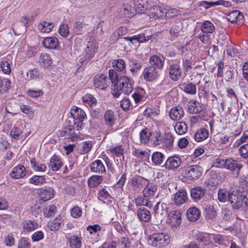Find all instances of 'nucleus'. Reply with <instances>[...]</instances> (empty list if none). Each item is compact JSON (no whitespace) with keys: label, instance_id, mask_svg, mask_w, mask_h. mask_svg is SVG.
<instances>
[{"label":"nucleus","instance_id":"bb28decb","mask_svg":"<svg viewBox=\"0 0 248 248\" xmlns=\"http://www.w3.org/2000/svg\"><path fill=\"white\" fill-rule=\"evenodd\" d=\"M11 56H7L6 58L2 59L0 62V67L3 73L5 74H9L11 73Z\"/></svg>","mask_w":248,"mask_h":248},{"label":"nucleus","instance_id":"f03ea898","mask_svg":"<svg viewBox=\"0 0 248 248\" xmlns=\"http://www.w3.org/2000/svg\"><path fill=\"white\" fill-rule=\"evenodd\" d=\"M133 88L130 79L125 76H123L119 79V86L114 85L111 90L112 95L116 98L119 97L122 93L130 94Z\"/></svg>","mask_w":248,"mask_h":248},{"label":"nucleus","instance_id":"7ed1b4c3","mask_svg":"<svg viewBox=\"0 0 248 248\" xmlns=\"http://www.w3.org/2000/svg\"><path fill=\"white\" fill-rule=\"evenodd\" d=\"M170 236L168 234L160 232L155 233L148 238V243L157 248H162L170 243Z\"/></svg>","mask_w":248,"mask_h":248},{"label":"nucleus","instance_id":"393cba45","mask_svg":"<svg viewBox=\"0 0 248 248\" xmlns=\"http://www.w3.org/2000/svg\"><path fill=\"white\" fill-rule=\"evenodd\" d=\"M162 145L167 148L168 149H170L172 148L174 137L173 135L170 133L167 132L162 135Z\"/></svg>","mask_w":248,"mask_h":248},{"label":"nucleus","instance_id":"1a4fd4ad","mask_svg":"<svg viewBox=\"0 0 248 248\" xmlns=\"http://www.w3.org/2000/svg\"><path fill=\"white\" fill-rule=\"evenodd\" d=\"M144 79L146 81H152L156 79L159 77L156 68L153 66L145 67L142 72Z\"/></svg>","mask_w":248,"mask_h":248},{"label":"nucleus","instance_id":"a19ab883","mask_svg":"<svg viewBox=\"0 0 248 248\" xmlns=\"http://www.w3.org/2000/svg\"><path fill=\"white\" fill-rule=\"evenodd\" d=\"M150 66L155 67L156 68L162 69L164 65V60L157 55L152 56L149 60Z\"/></svg>","mask_w":248,"mask_h":248},{"label":"nucleus","instance_id":"bf43d9fd","mask_svg":"<svg viewBox=\"0 0 248 248\" xmlns=\"http://www.w3.org/2000/svg\"><path fill=\"white\" fill-rule=\"evenodd\" d=\"M132 8L131 6L128 4L124 5L121 9V15L124 17H131L134 15V12H132Z\"/></svg>","mask_w":248,"mask_h":248},{"label":"nucleus","instance_id":"f8f14e48","mask_svg":"<svg viewBox=\"0 0 248 248\" xmlns=\"http://www.w3.org/2000/svg\"><path fill=\"white\" fill-rule=\"evenodd\" d=\"M241 168V164L239 163L237 160L231 158L227 159L225 168L230 170L234 177H237L238 176Z\"/></svg>","mask_w":248,"mask_h":248},{"label":"nucleus","instance_id":"2f4dec72","mask_svg":"<svg viewBox=\"0 0 248 248\" xmlns=\"http://www.w3.org/2000/svg\"><path fill=\"white\" fill-rule=\"evenodd\" d=\"M92 171L95 173H103L106 171V169L103 162L100 160L94 161L90 167Z\"/></svg>","mask_w":248,"mask_h":248},{"label":"nucleus","instance_id":"4468645a","mask_svg":"<svg viewBox=\"0 0 248 248\" xmlns=\"http://www.w3.org/2000/svg\"><path fill=\"white\" fill-rule=\"evenodd\" d=\"M181 213L178 211H173L168 214V223L171 228L178 227L181 223Z\"/></svg>","mask_w":248,"mask_h":248},{"label":"nucleus","instance_id":"603ef678","mask_svg":"<svg viewBox=\"0 0 248 248\" xmlns=\"http://www.w3.org/2000/svg\"><path fill=\"white\" fill-rule=\"evenodd\" d=\"M23 230L25 232H32L37 228V224L31 220L24 221L22 223Z\"/></svg>","mask_w":248,"mask_h":248},{"label":"nucleus","instance_id":"de8ad7c7","mask_svg":"<svg viewBox=\"0 0 248 248\" xmlns=\"http://www.w3.org/2000/svg\"><path fill=\"white\" fill-rule=\"evenodd\" d=\"M188 111L190 113L196 114L201 110L199 102L195 99L191 100L188 104Z\"/></svg>","mask_w":248,"mask_h":248},{"label":"nucleus","instance_id":"aec40b11","mask_svg":"<svg viewBox=\"0 0 248 248\" xmlns=\"http://www.w3.org/2000/svg\"><path fill=\"white\" fill-rule=\"evenodd\" d=\"M201 5L205 9H209L211 7H215L218 5H222L225 7H229L232 5L231 2L224 0H218L216 1H202Z\"/></svg>","mask_w":248,"mask_h":248},{"label":"nucleus","instance_id":"864d4df0","mask_svg":"<svg viewBox=\"0 0 248 248\" xmlns=\"http://www.w3.org/2000/svg\"><path fill=\"white\" fill-rule=\"evenodd\" d=\"M211 234L200 232L197 234V240L199 242L202 243L205 245H207L211 243Z\"/></svg>","mask_w":248,"mask_h":248},{"label":"nucleus","instance_id":"cd10ccee","mask_svg":"<svg viewBox=\"0 0 248 248\" xmlns=\"http://www.w3.org/2000/svg\"><path fill=\"white\" fill-rule=\"evenodd\" d=\"M82 238L80 234H74L68 238L70 248H81Z\"/></svg>","mask_w":248,"mask_h":248},{"label":"nucleus","instance_id":"7c9ffc66","mask_svg":"<svg viewBox=\"0 0 248 248\" xmlns=\"http://www.w3.org/2000/svg\"><path fill=\"white\" fill-rule=\"evenodd\" d=\"M191 198L195 201H197L202 198L205 194V190L200 186L194 187L191 189Z\"/></svg>","mask_w":248,"mask_h":248},{"label":"nucleus","instance_id":"2eb2a0df","mask_svg":"<svg viewBox=\"0 0 248 248\" xmlns=\"http://www.w3.org/2000/svg\"><path fill=\"white\" fill-rule=\"evenodd\" d=\"M26 175V170L24 166L18 165L11 170L10 175L14 179H18L24 178Z\"/></svg>","mask_w":248,"mask_h":248},{"label":"nucleus","instance_id":"412c9836","mask_svg":"<svg viewBox=\"0 0 248 248\" xmlns=\"http://www.w3.org/2000/svg\"><path fill=\"white\" fill-rule=\"evenodd\" d=\"M187 199V193L185 190L179 189L174 194V202L178 206H180L185 203Z\"/></svg>","mask_w":248,"mask_h":248},{"label":"nucleus","instance_id":"338daca9","mask_svg":"<svg viewBox=\"0 0 248 248\" xmlns=\"http://www.w3.org/2000/svg\"><path fill=\"white\" fill-rule=\"evenodd\" d=\"M82 211L78 206H75L70 210V215L74 218H78L81 217Z\"/></svg>","mask_w":248,"mask_h":248},{"label":"nucleus","instance_id":"4d7b16f0","mask_svg":"<svg viewBox=\"0 0 248 248\" xmlns=\"http://www.w3.org/2000/svg\"><path fill=\"white\" fill-rule=\"evenodd\" d=\"M135 6L136 10L144 12L147 8L148 0H135Z\"/></svg>","mask_w":248,"mask_h":248},{"label":"nucleus","instance_id":"09e8293b","mask_svg":"<svg viewBox=\"0 0 248 248\" xmlns=\"http://www.w3.org/2000/svg\"><path fill=\"white\" fill-rule=\"evenodd\" d=\"M111 64L115 70L120 72H125V63L124 60H114L112 61Z\"/></svg>","mask_w":248,"mask_h":248},{"label":"nucleus","instance_id":"a878e982","mask_svg":"<svg viewBox=\"0 0 248 248\" xmlns=\"http://www.w3.org/2000/svg\"><path fill=\"white\" fill-rule=\"evenodd\" d=\"M184 114L183 109L180 106L172 108L169 112L170 118L174 121H177L181 119L183 117Z\"/></svg>","mask_w":248,"mask_h":248},{"label":"nucleus","instance_id":"c9c22d12","mask_svg":"<svg viewBox=\"0 0 248 248\" xmlns=\"http://www.w3.org/2000/svg\"><path fill=\"white\" fill-rule=\"evenodd\" d=\"M200 214V211L197 208L192 207L188 209L186 216L189 220L195 221L199 219Z\"/></svg>","mask_w":248,"mask_h":248},{"label":"nucleus","instance_id":"39448f33","mask_svg":"<svg viewBox=\"0 0 248 248\" xmlns=\"http://www.w3.org/2000/svg\"><path fill=\"white\" fill-rule=\"evenodd\" d=\"M124 148L122 145H116L109 148L108 151L111 154L112 157L115 159V157H119L120 159L115 160V163L119 168L123 167V162L124 160Z\"/></svg>","mask_w":248,"mask_h":248},{"label":"nucleus","instance_id":"ddd939ff","mask_svg":"<svg viewBox=\"0 0 248 248\" xmlns=\"http://www.w3.org/2000/svg\"><path fill=\"white\" fill-rule=\"evenodd\" d=\"M168 205L167 203L158 202L154 207L155 216L158 217L160 216L161 220L164 219L168 215Z\"/></svg>","mask_w":248,"mask_h":248},{"label":"nucleus","instance_id":"c85d7f7f","mask_svg":"<svg viewBox=\"0 0 248 248\" xmlns=\"http://www.w3.org/2000/svg\"><path fill=\"white\" fill-rule=\"evenodd\" d=\"M138 218L144 222H148L151 218L150 212L144 207H141L137 210Z\"/></svg>","mask_w":248,"mask_h":248},{"label":"nucleus","instance_id":"72a5a7b5","mask_svg":"<svg viewBox=\"0 0 248 248\" xmlns=\"http://www.w3.org/2000/svg\"><path fill=\"white\" fill-rule=\"evenodd\" d=\"M44 46L48 49H56L59 45L58 39L55 37H46L42 43Z\"/></svg>","mask_w":248,"mask_h":248},{"label":"nucleus","instance_id":"774afa93","mask_svg":"<svg viewBox=\"0 0 248 248\" xmlns=\"http://www.w3.org/2000/svg\"><path fill=\"white\" fill-rule=\"evenodd\" d=\"M59 33L63 37H67L69 33V28L68 24H61L59 29Z\"/></svg>","mask_w":248,"mask_h":248},{"label":"nucleus","instance_id":"5701e85b","mask_svg":"<svg viewBox=\"0 0 248 248\" xmlns=\"http://www.w3.org/2000/svg\"><path fill=\"white\" fill-rule=\"evenodd\" d=\"M227 19L232 23H241L243 21L244 16L238 10H234L228 14Z\"/></svg>","mask_w":248,"mask_h":248},{"label":"nucleus","instance_id":"58836bf2","mask_svg":"<svg viewBox=\"0 0 248 248\" xmlns=\"http://www.w3.org/2000/svg\"><path fill=\"white\" fill-rule=\"evenodd\" d=\"M209 136L208 130L205 128H201L198 130L194 134V139L197 142H201L205 140Z\"/></svg>","mask_w":248,"mask_h":248},{"label":"nucleus","instance_id":"20e7f679","mask_svg":"<svg viewBox=\"0 0 248 248\" xmlns=\"http://www.w3.org/2000/svg\"><path fill=\"white\" fill-rule=\"evenodd\" d=\"M202 173V169L198 165H191L185 167L182 171L184 177L189 180L198 179Z\"/></svg>","mask_w":248,"mask_h":248},{"label":"nucleus","instance_id":"f704fd0d","mask_svg":"<svg viewBox=\"0 0 248 248\" xmlns=\"http://www.w3.org/2000/svg\"><path fill=\"white\" fill-rule=\"evenodd\" d=\"M163 11L164 13V19L172 18L180 14V12L178 9L171 8L167 5L165 6V9Z\"/></svg>","mask_w":248,"mask_h":248},{"label":"nucleus","instance_id":"f3484780","mask_svg":"<svg viewBox=\"0 0 248 248\" xmlns=\"http://www.w3.org/2000/svg\"><path fill=\"white\" fill-rule=\"evenodd\" d=\"M63 165L62 158L58 155H53L48 163V167L53 171H58Z\"/></svg>","mask_w":248,"mask_h":248},{"label":"nucleus","instance_id":"c03bdc74","mask_svg":"<svg viewBox=\"0 0 248 248\" xmlns=\"http://www.w3.org/2000/svg\"><path fill=\"white\" fill-rule=\"evenodd\" d=\"M28 183L35 186H41L46 183V179L45 175H34L29 179Z\"/></svg>","mask_w":248,"mask_h":248},{"label":"nucleus","instance_id":"b1692460","mask_svg":"<svg viewBox=\"0 0 248 248\" xmlns=\"http://www.w3.org/2000/svg\"><path fill=\"white\" fill-rule=\"evenodd\" d=\"M95 52V46L92 44L88 45L85 49V54L83 58L84 60L81 62L82 64H86L91 61Z\"/></svg>","mask_w":248,"mask_h":248},{"label":"nucleus","instance_id":"680f3d73","mask_svg":"<svg viewBox=\"0 0 248 248\" xmlns=\"http://www.w3.org/2000/svg\"><path fill=\"white\" fill-rule=\"evenodd\" d=\"M151 136L150 130L147 128L142 130L140 133V138L142 143H146L149 142Z\"/></svg>","mask_w":248,"mask_h":248},{"label":"nucleus","instance_id":"9d476101","mask_svg":"<svg viewBox=\"0 0 248 248\" xmlns=\"http://www.w3.org/2000/svg\"><path fill=\"white\" fill-rule=\"evenodd\" d=\"M165 5H155L151 7L148 10V15L151 18L164 19Z\"/></svg>","mask_w":248,"mask_h":248},{"label":"nucleus","instance_id":"3c124183","mask_svg":"<svg viewBox=\"0 0 248 248\" xmlns=\"http://www.w3.org/2000/svg\"><path fill=\"white\" fill-rule=\"evenodd\" d=\"M40 64L45 68L48 67L51 64V59L46 53H41L39 57Z\"/></svg>","mask_w":248,"mask_h":248},{"label":"nucleus","instance_id":"0e129e2a","mask_svg":"<svg viewBox=\"0 0 248 248\" xmlns=\"http://www.w3.org/2000/svg\"><path fill=\"white\" fill-rule=\"evenodd\" d=\"M135 204L137 206H145L148 207H151L152 205L148 199H144L142 196H139L135 199Z\"/></svg>","mask_w":248,"mask_h":248},{"label":"nucleus","instance_id":"dca6fc26","mask_svg":"<svg viewBox=\"0 0 248 248\" xmlns=\"http://www.w3.org/2000/svg\"><path fill=\"white\" fill-rule=\"evenodd\" d=\"M181 164V159L176 156H171L168 158L164 167L168 170H175L177 169Z\"/></svg>","mask_w":248,"mask_h":248},{"label":"nucleus","instance_id":"5fc2aeb1","mask_svg":"<svg viewBox=\"0 0 248 248\" xmlns=\"http://www.w3.org/2000/svg\"><path fill=\"white\" fill-rule=\"evenodd\" d=\"M182 90L186 93L190 95H194L196 93V87L192 83H184L182 85Z\"/></svg>","mask_w":248,"mask_h":248},{"label":"nucleus","instance_id":"052dcab7","mask_svg":"<svg viewBox=\"0 0 248 248\" xmlns=\"http://www.w3.org/2000/svg\"><path fill=\"white\" fill-rule=\"evenodd\" d=\"M132 155L139 158L141 161H144L149 157V154L145 151L135 149L132 152Z\"/></svg>","mask_w":248,"mask_h":248},{"label":"nucleus","instance_id":"37998d69","mask_svg":"<svg viewBox=\"0 0 248 248\" xmlns=\"http://www.w3.org/2000/svg\"><path fill=\"white\" fill-rule=\"evenodd\" d=\"M104 120L105 124L109 126H112L114 124L116 120V116L114 112L111 110H108L104 114Z\"/></svg>","mask_w":248,"mask_h":248},{"label":"nucleus","instance_id":"4be33fe9","mask_svg":"<svg viewBox=\"0 0 248 248\" xmlns=\"http://www.w3.org/2000/svg\"><path fill=\"white\" fill-rule=\"evenodd\" d=\"M82 103L88 108L95 107L97 101L96 99L91 94H86L81 98Z\"/></svg>","mask_w":248,"mask_h":248},{"label":"nucleus","instance_id":"69168bd1","mask_svg":"<svg viewBox=\"0 0 248 248\" xmlns=\"http://www.w3.org/2000/svg\"><path fill=\"white\" fill-rule=\"evenodd\" d=\"M226 162L227 159H224L219 157H216L214 159L213 166L219 168H225Z\"/></svg>","mask_w":248,"mask_h":248},{"label":"nucleus","instance_id":"ea45409f","mask_svg":"<svg viewBox=\"0 0 248 248\" xmlns=\"http://www.w3.org/2000/svg\"><path fill=\"white\" fill-rule=\"evenodd\" d=\"M132 97L136 103H140L144 101L146 98L145 91L142 89H138L132 94Z\"/></svg>","mask_w":248,"mask_h":248},{"label":"nucleus","instance_id":"4c0bfd02","mask_svg":"<svg viewBox=\"0 0 248 248\" xmlns=\"http://www.w3.org/2000/svg\"><path fill=\"white\" fill-rule=\"evenodd\" d=\"M200 29L204 33H212L215 31L214 24L208 20H205L201 23Z\"/></svg>","mask_w":248,"mask_h":248},{"label":"nucleus","instance_id":"79ce46f5","mask_svg":"<svg viewBox=\"0 0 248 248\" xmlns=\"http://www.w3.org/2000/svg\"><path fill=\"white\" fill-rule=\"evenodd\" d=\"M54 28L53 22L46 21L41 22L38 24V29L42 33H49Z\"/></svg>","mask_w":248,"mask_h":248},{"label":"nucleus","instance_id":"6e6d98bb","mask_svg":"<svg viewBox=\"0 0 248 248\" xmlns=\"http://www.w3.org/2000/svg\"><path fill=\"white\" fill-rule=\"evenodd\" d=\"M57 211L56 207L53 204L46 205L43 209L44 216L46 217H49L54 216Z\"/></svg>","mask_w":248,"mask_h":248},{"label":"nucleus","instance_id":"a211bd4d","mask_svg":"<svg viewBox=\"0 0 248 248\" xmlns=\"http://www.w3.org/2000/svg\"><path fill=\"white\" fill-rule=\"evenodd\" d=\"M94 85L96 88L105 89L108 86L107 77L103 74L96 75L94 78Z\"/></svg>","mask_w":248,"mask_h":248},{"label":"nucleus","instance_id":"6e6552de","mask_svg":"<svg viewBox=\"0 0 248 248\" xmlns=\"http://www.w3.org/2000/svg\"><path fill=\"white\" fill-rule=\"evenodd\" d=\"M167 70L172 80L177 81L181 78V67L178 63L173 62L170 63L167 68Z\"/></svg>","mask_w":248,"mask_h":248},{"label":"nucleus","instance_id":"e433bc0d","mask_svg":"<svg viewBox=\"0 0 248 248\" xmlns=\"http://www.w3.org/2000/svg\"><path fill=\"white\" fill-rule=\"evenodd\" d=\"M151 35L145 36L144 34H139L136 35H134L131 37H124V39L126 40L129 41L133 43H135L136 41L139 43L146 42L151 39Z\"/></svg>","mask_w":248,"mask_h":248},{"label":"nucleus","instance_id":"c756f323","mask_svg":"<svg viewBox=\"0 0 248 248\" xmlns=\"http://www.w3.org/2000/svg\"><path fill=\"white\" fill-rule=\"evenodd\" d=\"M129 65L130 67V71L133 74L140 70L142 67L141 61L137 57H133L129 60Z\"/></svg>","mask_w":248,"mask_h":248},{"label":"nucleus","instance_id":"0eeeda50","mask_svg":"<svg viewBox=\"0 0 248 248\" xmlns=\"http://www.w3.org/2000/svg\"><path fill=\"white\" fill-rule=\"evenodd\" d=\"M228 201L234 209L243 208L242 194L237 191H233L228 194Z\"/></svg>","mask_w":248,"mask_h":248},{"label":"nucleus","instance_id":"8fccbe9b","mask_svg":"<svg viewBox=\"0 0 248 248\" xmlns=\"http://www.w3.org/2000/svg\"><path fill=\"white\" fill-rule=\"evenodd\" d=\"M174 128L178 135H182L186 133L187 130V126L185 122H179L176 123Z\"/></svg>","mask_w":248,"mask_h":248},{"label":"nucleus","instance_id":"a18cd8bd","mask_svg":"<svg viewBox=\"0 0 248 248\" xmlns=\"http://www.w3.org/2000/svg\"><path fill=\"white\" fill-rule=\"evenodd\" d=\"M31 167L37 172H45L46 169L45 164L37 162L35 158H32L30 161Z\"/></svg>","mask_w":248,"mask_h":248},{"label":"nucleus","instance_id":"e2e57ef3","mask_svg":"<svg viewBox=\"0 0 248 248\" xmlns=\"http://www.w3.org/2000/svg\"><path fill=\"white\" fill-rule=\"evenodd\" d=\"M164 157V155L162 153L156 152L153 154L152 160L155 165H160L163 162Z\"/></svg>","mask_w":248,"mask_h":248},{"label":"nucleus","instance_id":"49530a36","mask_svg":"<svg viewBox=\"0 0 248 248\" xmlns=\"http://www.w3.org/2000/svg\"><path fill=\"white\" fill-rule=\"evenodd\" d=\"M102 176L100 175H93L88 180V186L91 188L95 187L102 182Z\"/></svg>","mask_w":248,"mask_h":248},{"label":"nucleus","instance_id":"f257e3e1","mask_svg":"<svg viewBox=\"0 0 248 248\" xmlns=\"http://www.w3.org/2000/svg\"><path fill=\"white\" fill-rule=\"evenodd\" d=\"M74 124L73 128L66 127L64 132L68 136L67 139L71 141H75L82 139V135L79 132L83 127V121L85 120L86 114L80 108L74 106L70 110Z\"/></svg>","mask_w":248,"mask_h":248},{"label":"nucleus","instance_id":"6ab92c4d","mask_svg":"<svg viewBox=\"0 0 248 248\" xmlns=\"http://www.w3.org/2000/svg\"><path fill=\"white\" fill-rule=\"evenodd\" d=\"M64 224V218L59 216L52 220L48 222V227L52 231L58 230Z\"/></svg>","mask_w":248,"mask_h":248},{"label":"nucleus","instance_id":"473e14b6","mask_svg":"<svg viewBox=\"0 0 248 248\" xmlns=\"http://www.w3.org/2000/svg\"><path fill=\"white\" fill-rule=\"evenodd\" d=\"M157 190V187L155 185L149 184L143 190V196L148 200L154 197Z\"/></svg>","mask_w":248,"mask_h":248},{"label":"nucleus","instance_id":"9b49d317","mask_svg":"<svg viewBox=\"0 0 248 248\" xmlns=\"http://www.w3.org/2000/svg\"><path fill=\"white\" fill-rule=\"evenodd\" d=\"M55 193L52 187L46 186L39 189L38 195L40 200L46 202L53 198Z\"/></svg>","mask_w":248,"mask_h":248},{"label":"nucleus","instance_id":"423d86ee","mask_svg":"<svg viewBox=\"0 0 248 248\" xmlns=\"http://www.w3.org/2000/svg\"><path fill=\"white\" fill-rule=\"evenodd\" d=\"M143 180L140 177H132L127 183V192L132 195L139 193L143 188Z\"/></svg>","mask_w":248,"mask_h":248},{"label":"nucleus","instance_id":"13d9d810","mask_svg":"<svg viewBox=\"0 0 248 248\" xmlns=\"http://www.w3.org/2000/svg\"><path fill=\"white\" fill-rule=\"evenodd\" d=\"M11 84L8 78H0V93H5L10 87Z\"/></svg>","mask_w":248,"mask_h":248}]
</instances>
